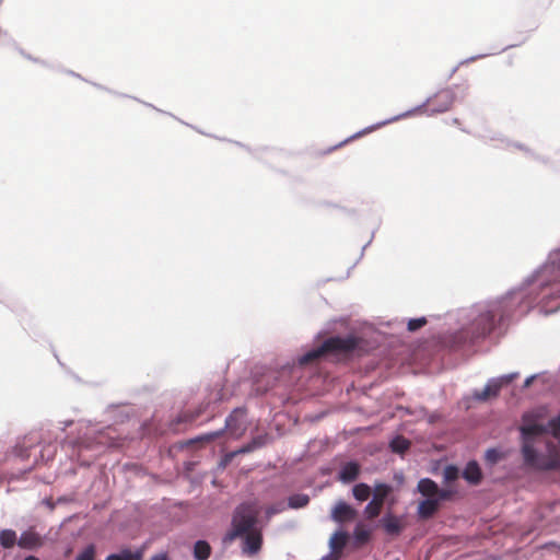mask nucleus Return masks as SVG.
I'll return each mask as SVG.
<instances>
[{"instance_id": "obj_1", "label": "nucleus", "mask_w": 560, "mask_h": 560, "mask_svg": "<svg viewBox=\"0 0 560 560\" xmlns=\"http://www.w3.org/2000/svg\"><path fill=\"white\" fill-rule=\"evenodd\" d=\"M523 303V294L521 292L511 293L501 300L492 303L488 311L481 313L474 322V338H480L489 335L495 326V318L503 322L512 316L516 308Z\"/></svg>"}, {"instance_id": "obj_2", "label": "nucleus", "mask_w": 560, "mask_h": 560, "mask_svg": "<svg viewBox=\"0 0 560 560\" xmlns=\"http://www.w3.org/2000/svg\"><path fill=\"white\" fill-rule=\"evenodd\" d=\"M520 430L523 438L522 454L525 464L542 470L555 469L557 463L539 455L534 448L535 438L544 435L547 432V428L542 424L533 422L532 416L526 413L523 416V425Z\"/></svg>"}, {"instance_id": "obj_3", "label": "nucleus", "mask_w": 560, "mask_h": 560, "mask_svg": "<svg viewBox=\"0 0 560 560\" xmlns=\"http://www.w3.org/2000/svg\"><path fill=\"white\" fill-rule=\"evenodd\" d=\"M359 345V338L348 337H330L326 339L320 347L313 349L299 359L300 365H306L317 361L325 354L348 355L353 352Z\"/></svg>"}, {"instance_id": "obj_4", "label": "nucleus", "mask_w": 560, "mask_h": 560, "mask_svg": "<svg viewBox=\"0 0 560 560\" xmlns=\"http://www.w3.org/2000/svg\"><path fill=\"white\" fill-rule=\"evenodd\" d=\"M455 102V93L452 89H442L429 97L424 104L416 110L420 114L435 115L445 113L452 108Z\"/></svg>"}, {"instance_id": "obj_5", "label": "nucleus", "mask_w": 560, "mask_h": 560, "mask_svg": "<svg viewBox=\"0 0 560 560\" xmlns=\"http://www.w3.org/2000/svg\"><path fill=\"white\" fill-rule=\"evenodd\" d=\"M257 511L253 505L244 503L241 504L233 516L232 525L237 528L243 535L250 533L252 527L256 523Z\"/></svg>"}, {"instance_id": "obj_6", "label": "nucleus", "mask_w": 560, "mask_h": 560, "mask_svg": "<svg viewBox=\"0 0 560 560\" xmlns=\"http://www.w3.org/2000/svg\"><path fill=\"white\" fill-rule=\"evenodd\" d=\"M393 488L386 483H376L372 501L365 506L364 514L368 518L373 520L381 514L384 501L392 492Z\"/></svg>"}, {"instance_id": "obj_7", "label": "nucleus", "mask_w": 560, "mask_h": 560, "mask_svg": "<svg viewBox=\"0 0 560 560\" xmlns=\"http://www.w3.org/2000/svg\"><path fill=\"white\" fill-rule=\"evenodd\" d=\"M246 415L245 408H235L226 418L225 429L232 436L238 439L245 433L247 429Z\"/></svg>"}, {"instance_id": "obj_8", "label": "nucleus", "mask_w": 560, "mask_h": 560, "mask_svg": "<svg viewBox=\"0 0 560 560\" xmlns=\"http://www.w3.org/2000/svg\"><path fill=\"white\" fill-rule=\"evenodd\" d=\"M516 377V374L504 375L497 380H491L487 385L479 392L474 394L477 400L486 401L492 397H497L503 385H508Z\"/></svg>"}, {"instance_id": "obj_9", "label": "nucleus", "mask_w": 560, "mask_h": 560, "mask_svg": "<svg viewBox=\"0 0 560 560\" xmlns=\"http://www.w3.org/2000/svg\"><path fill=\"white\" fill-rule=\"evenodd\" d=\"M355 516H357V511L353 508H351L349 504H347L346 502H342V501L338 502L331 512L332 520L338 523L354 520Z\"/></svg>"}, {"instance_id": "obj_10", "label": "nucleus", "mask_w": 560, "mask_h": 560, "mask_svg": "<svg viewBox=\"0 0 560 560\" xmlns=\"http://www.w3.org/2000/svg\"><path fill=\"white\" fill-rule=\"evenodd\" d=\"M19 547L22 549L32 550L43 545L42 537L34 529L25 530L21 534L18 540Z\"/></svg>"}, {"instance_id": "obj_11", "label": "nucleus", "mask_w": 560, "mask_h": 560, "mask_svg": "<svg viewBox=\"0 0 560 560\" xmlns=\"http://www.w3.org/2000/svg\"><path fill=\"white\" fill-rule=\"evenodd\" d=\"M439 499L427 498L418 504V516L422 520H429L439 511Z\"/></svg>"}, {"instance_id": "obj_12", "label": "nucleus", "mask_w": 560, "mask_h": 560, "mask_svg": "<svg viewBox=\"0 0 560 560\" xmlns=\"http://www.w3.org/2000/svg\"><path fill=\"white\" fill-rule=\"evenodd\" d=\"M244 539L243 551L249 555H254L259 551L262 544L261 535L257 532L246 533Z\"/></svg>"}, {"instance_id": "obj_13", "label": "nucleus", "mask_w": 560, "mask_h": 560, "mask_svg": "<svg viewBox=\"0 0 560 560\" xmlns=\"http://www.w3.org/2000/svg\"><path fill=\"white\" fill-rule=\"evenodd\" d=\"M359 474H360L359 464L355 462H349V463H346L341 467V469L339 471V479L346 483L352 482L359 477Z\"/></svg>"}, {"instance_id": "obj_14", "label": "nucleus", "mask_w": 560, "mask_h": 560, "mask_svg": "<svg viewBox=\"0 0 560 560\" xmlns=\"http://www.w3.org/2000/svg\"><path fill=\"white\" fill-rule=\"evenodd\" d=\"M463 477L471 485H478L481 481L482 474L476 462H469L464 471Z\"/></svg>"}, {"instance_id": "obj_15", "label": "nucleus", "mask_w": 560, "mask_h": 560, "mask_svg": "<svg viewBox=\"0 0 560 560\" xmlns=\"http://www.w3.org/2000/svg\"><path fill=\"white\" fill-rule=\"evenodd\" d=\"M418 491L425 498H435L439 486L430 478H423L418 482Z\"/></svg>"}, {"instance_id": "obj_16", "label": "nucleus", "mask_w": 560, "mask_h": 560, "mask_svg": "<svg viewBox=\"0 0 560 560\" xmlns=\"http://www.w3.org/2000/svg\"><path fill=\"white\" fill-rule=\"evenodd\" d=\"M266 441H267V438L265 435H258V436L254 438L249 443L242 446L236 452L232 453L230 455V457H233L236 454H245V453L253 452V451L264 446L266 444Z\"/></svg>"}, {"instance_id": "obj_17", "label": "nucleus", "mask_w": 560, "mask_h": 560, "mask_svg": "<svg viewBox=\"0 0 560 560\" xmlns=\"http://www.w3.org/2000/svg\"><path fill=\"white\" fill-rule=\"evenodd\" d=\"M211 556V546L206 540H198L194 546V557L196 560H208Z\"/></svg>"}, {"instance_id": "obj_18", "label": "nucleus", "mask_w": 560, "mask_h": 560, "mask_svg": "<svg viewBox=\"0 0 560 560\" xmlns=\"http://www.w3.org/2000/svg\"><path fill=\"white\" fill-rule=\"evenodd\" d=\"M16 533L13 529H3L0 532V545L4 549H11L18 544Z\"/></svg>"}, {"instance_id": "obj_19", "label": "nucleus", "mask_w": 560, "mask_h": 560, "mask_svg": "<svg viewBox=\"0 0 560 560\" xmlns=\"http://www.w3.org/2000/svg\"><path fill=\"white\" fill-rule=\"evenodd\" d=\"M142 550L131 552L129 549H124L119 553L109 555L106 560H142Z\"/></svg>"}, {"instance_id": "obj_20", "label": "nucleus", "mask_w": 560, "mask_h": 560, "mask_svg": "<svg viewBox=\"0 0 560 560\" xmlns=\"http://www.w3.org/2000/svg\"><path fill=\"white\" fill-rule=\"evenodd\" d=\"M347 540H348L347 533H345V532H336L330 537V540H329L331 550L335 551V552L341 551L345 548V546L347 544Z\"/></svg>"}, {"instance_id": "obj_21", "label": "nucleus", "mask_w": 560, "mask_h": 560, "mask_svg": "<svg viewBox=\"0 0 560 560\" xmlns=\"http://www.w3.org/2000/svg\"><path fill=\"white\" fill-rule=\"evenodd\" d=\"M383 526L386 533L390 535H397L401 530V525L399 520L396 516H386L383 518Z\"/></svg>"}, {"instance_id": "obj_22", "label": "nucleus", "mask_w": 560, "mask_h": 560, "mask_svg": "<svg viewBox=\"0 0 560 560\" xmlns=\"http://www.w3.org/2000/svg\"><path fill=\"white\" fill-rule=\"evenodd\" d=\"M310 497L307 494L298 493L293 494L288 500V506L291 509H301L308 504Z\"/></svg>"}, {"instance_id": "obj_23", "label": "nucleus", "mask_w": 560, "mask_h": 560, "mask_svg": "<svg viewBox=\"0 0 560 560\" xmlns=\"http://www.w3.org/2000/svg\"><path fill=\"white\" fill-rule=\"evenodd\" d=\"M353 497L359 501H365L371 494V488L366 483H358L352 489Z\"/></svg>"}, {"instance_id": "obj_24", "label": "nucleus", "mask_w": 560, "mask_h": 560, "mask_svg": "<svg viewBox=\"0 0 560 560\" xmlns=\"http://www.w3.org/2000/svg\"><path fill=\"white\" fill-rule=\"evenodd\" d=\"M354 538L359 545H363L370 539V530L362 525H358L354 529Z\"/></svg>"}, {"instance_id": "obj_25", "label": "nucleus", "mask_w": 560, "mask_h": 560, "mask_svg": "<svg viewBox=\"0 0 560 560\" xmlns=\"http://www.w3.org/2000/svg\"><path fill=\"white\" fill-rule=\"evenodd\" d=\"M409 441L404 438H396L392 441L390 447L396 453H404L409 448Z\"/></svg>"}, {"instance_id": "obj_26", "label": "nucleus", "mask_w": 560, "mask_h": 560, "mask_svg": "<svg viewBox=\"0 0 560 560\" xmlns=\"http://www.w3.org/2000/svg\"><path fill=\"white\" fill-rule=\"evenodd\" d=\"M94 559H95V547L93 545H89L75 558V560H94Z\"/></svg>"}, {"instance_id": "obj_27", "label": "nucleus", "mask_w": 560, "mask_h": 560, "mask_svg": "<svg viewBox=\"0 0 560 560\" xmlns=\"http://www.w3.org/2000/svg\"><path fill=\"white\" fill-rule=\"evenodd\" d=\"M425 324H427L425 317L410 319L408 322V330L416 331V330L422 328Z\"/></svg>"}, {"instance_id": "obj_28", "label": "nucleus", "mask_w": 560, "mask_h": 560, "mask_svg": "<svg viewBox=\"0 0 560 560\" xmlns=\"http://www.w3.org/2000/svg\"><path fill=\"white\" fill-rule=\"evenodd\" d=\"M458 478V469L455 466H447L444 469V479L448 482Z\"/></svg>"}, {"instance_id": "obj_29", "label": "nucleus", "mask_w": 560, "mask_h": 560, "mask_svg": "<svg viewBox=\"0 0 560 560\" xmlns=\"http://www.w3.org/2000/svg\"><path fill=\"white\" fill-rule=\"evenodd\" d=\"M549 428L556 439H560V415L549 421Z\"/></svg>"}, {"instance_id": "obj_30", "label": "nucleus", "mask_w": 560, "mask_h": 560, "mask_svg": "<svg viewBox=\"0 0 560 560\" xmlns=\"http://www.w3.org/2000/svg\"><path fill=\"white\" fill-rule=\"evenodd\" d=\"M454 492L448 489H440L436 493V499H439V504L441 505V502L450 500L453 497Z\"/></svg>"}, {"instance_id": "obj_31", "label": "nucleus", "mask_w": 560, "mask_h": 560, "mask_svg": "<svg viewBox=\"0 0 560 560\" xmlns=\"http://www.w3.org/2000/svg\"><path fill=\"white\" fill-rule=\"evenodd\" d=\"M201 412V410H198L194 413H184L183 416L178 417L177 422H192L200 416Z\"/></svg>"}, {"instance_id": "obj_32", "label": "nucleus", "mask_w": 560, "mask_h": 560, "mask_svg": "<svg viewBox=\"0 0 560 560\" xmlns=\"http://www.w3.org/2000/svg\"><path fill=\"white\" fill-rule=\"evenodd\" d=\"M486 459L490 463H497L500 459V453L494 448H490L486 452Z\"/></svg>"}, {"instance_id": "obj_33", "label": "nucleus", "mask_w": 560, "mask_h": 560, "mask_svg": "<svg viewBox=\"0 0 560 560\" xmlns=\"http://www.w3.org/2000/svg\"><path fill=\"white\" fill-rule=\"evenodd\" d=\"M238 536H243V534L241 532H238L237 528L233 527V529L230 533L226 534L225 540L232 541V540H234Z\"/></svg>"}, {"instance_id": "obj_34", "label": "nucleus", "mask_w": 560, "mask_h": 560, "mask_svg": "<svg viewBox=\"0 0 560 560\" xmlns=\"http://www.w3.org/2000/svg\"><path fill=\"white\" fill-rule=\"evenodd\" d=\"M283 510H284V506L282 503H280L279 505H272V506L268 508L267 513L269 515H272V514H277Z\"/></svg>"}, {"instance_id": "obj_35", "label": "nucleus", "mask_w": 560, "mask_h": 560, "mask_svg": "<svg viewBox=\"0 0 560 560\" xmlns=\"http://www.w3.org/2000/svg\"><path fill=\"white\" fill-rule=\"evenodd\" d=\"M221 434H222V431H217V432L205 435L202 439L207 440V441H212V440L219 438Z\"/></svg>"}, {"instance_id": "obj_36", "label": "nucleus", "mask_w": 560, "mask_h": 560, "mask_svg": "<svg viewBox=\"0 0 560 560\" xmlns=\"http://www.w3.org/2000/svg\"><path fill=\"white\" fill-rule=\"evenodd\" d=\"M151 560H167V557L165 555H155Z\"/></svg>"}, {"instance_id": "obj_37", "label": "nucleus", "mask_w": 560, "mask_h": 560, "mask_svg": "<svg viewBox=\"0 0 560 560\" xmlns=\"http://www.w3.org/2000/svg\"><path fill=\"white\" fill-rule=\"evenodd\" d=\"M534 378L535 376L527 377L524 382V387H528L533 383Z\"/></svg>"}, {"instance_id": "obj_38", "label": "nucleus", "mask_w": 560, "mask_h": 560, "mask_svg": "<svg viewBox=\"0 0 560 560\" xmlns=\"http://www.w3.org/2000/svg\"><path fill=\"white\" fill-rule=\"evenodd\" d=\"M24 560H39V559L35 556H27Z\"/></svg>"}, {"instance_id": "obj_39", "label": "nucleus", "mask_w": 560, "mask_h": 560, "mask_svg": "<svg viewBox=\"0 0 560 560\" xmlns=\"http://www.w3.org/2000/svg\"><path fill=\"white\" fill-rule=\"evenodd\" d=\"M454 122H455L456 125H459V120H458L457 118H455V119H454Z\"/></svg>"}]
</instances>
